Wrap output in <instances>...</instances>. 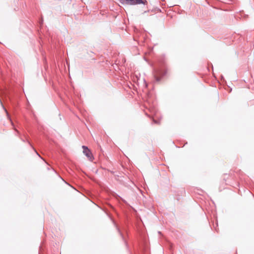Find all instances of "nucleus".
Returning <instances> with one entry per match:
<instances>
[{
    "label": "nucleus",
    "mask_w": 254,
    "mask_h": 254,
    "mask_svg": "<svg viewBox=\"0 0 254 254\" xmlns=\"http://www.w3.org/2000/svg\"><path fill=\"white\" fill-rule=\"evenodd\" d=\"M121 2L123 4H127L129 5H134L140 3L145 4L147 3L146 0H121Z\"/></svg>",
    "instance_id": "obj_1"
},
{
    "label": "nucleus",
    "mask_w": 254,
    "mask_h": 254,
    "mask_svg": "<svg viewBox=\"0 0 254 254\" xmlns=\"http://www.w3.org/2000/svg\"><path fill=\"white\" fill-rule=\"evenodd\" d=\"M83 153L90 159L91 160L93 156L90 150L85 146H83Z\"/></svg>",
    "instance_id": "obj_2"
},
{
    "label": "nucleus",
    "mask_w": 254,
    "mask_h": 254,
    "mask_svg": "<svg viewBox=\"0 0 254 254\" xmlns=\"http://www.w3.org/2000/svg\"><path fill=\"white\" fill-rule=\"evenodd\" d=\"M154 78L155 79V80L157 82H159L160 80V79H161L160 78H159V77L157 76L156 75L154 76Z\"/></svg>",
    "instance_id": "obj_3"
},
{
    "label": "nucleus",
    "mask_w": 254,
    "mask_h": 254,
    "mask_svg": "<svg viewBox=\"0 0 254 254\" xmlns=\"http://www.w3.org/2000/svg\"><path fill=\"white\" fill-rule=\"evenodd\" d=\"M118 232L120 233V234L122 235L121 232L120 231L119 229H118Z\"/></svg>",
    "instance_id": "obj_4"
},
{
    "label": "nucleus",
    "mask_w": 254,
    "mask_h": 254,
    "mask_svg": "<svg viewBox=\"0 0 254 254\" xmlns=\"http://www.w3.org/2000/svg\"><path fill=\"white\" fill-rule=\"evenodd\" d=\"M36 153H37V154L40 156V155H39L38 153H37V152H36Z\"/></svg>",
    "instance_id": "obj_5"
}]
</instances>
